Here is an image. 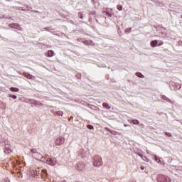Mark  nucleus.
<instances>
[{"mask_svg": "<svg viewBox=\"0 0 182 182\" xmlns=\"http://www.w3.org/2000/svg\"><path fill=\"white\" fill-rule=\"evenodd\" d=\"M164 43L163 41H160V43L158 44V46H161Z\"/></svg>", "mask_w": 182, "mask_h": 182, "instance_id": "obj_25", "label": "nucleus"}, {"mask_svg": "<svg viewBox=\"0 0 182 182\" xmlns=\"http://www.w3.org/2000/svg\"><path fill=\"white\" fill-rule=\"evenodd\" d=\"M64 143H65V137L63 136H58L55 141V146H60Z\"/></svg>", "mask_w": 182, "mask_h": 182, "instance_id": "obj_3", "label": "nucleus"}, {"mask_svg": "<svg viewBox=\"0 0 182 182\" xmlns=\"http://www.w3.org/2000/svg\"><path fill=\"white\" fill-rule=\"evenodd\" d=\"M43 176H46V177H48V171H46V169L43 170Z\"/></svg>", "mask_w": 182, "mask_h": 182, "instance_id": "obj_18", "label": "nucleus"}, {"mask_svg": "<svg viewBox=\"0 0 182 182\" xmlns=\"http://www.w3.org/2000/svg\"><path fill=\"white\" fill-rule=\"evenodd\" d=\"M9 97H12V99H16V95H9Z\"/></svg>", "mask_w": 182, "mask_h": 182, "instance_id": "obj_23", "label": "nucleus"}, {"mask_svg": "<svg viewBox=\"0 0 182 182\" xmlns=\"http://www.w3.org/2000/svg\"><path fill=\"white\" fill-rule=\"evenodd\" d=\"M138 156H139V157H141L144 161H149V159L146 156H144L140 154H138Z\"/></svg>", "mask_w": 182, "mask_h": 182, "instance_id": "obj_13", "label": "nucleus"}, {"mask_svg": "<svg viewBox=\"0 0 182 182\" xmlns=\"http://www.w3.org/2000/svg\"><path fill=\"white\" fill-rule=\"evenodd\" d=\"M115 133H116V132H115V131H112L111 134H116Z\"/></svg>", "mask_w": 182, "mask_h": 182, "instance_id": "obj_27", "label": "nucleus"}, {"mask_svg": "<svg viewBox=\"0 0 182 182\" xmlns=\"http://www.w3.org/2000/svg\"><path fill=\"white\" fill-rule=\"evenodd\" d=\"M156 180L158 182H171L170 177L163 175H159Z\"/></svg>", "mask_w": 182, "mask_h": 182, "instance_id": "obj_2", "label": "nucleus"}, {"mask_svg": "<svg viewBox=\"0 0 182 182\" xmlns=\"http://www.w3.org/2000/svg\"><path fill=\"white\" fill-rule=\"evenodd\" d=\"M129 31H131V29H127L125 30V32H129Z\"/></svg>", "mask_w": 182, "mask_h": 182, "instance_id": "obj_29", "label": "nucleus"}, {"mask_svg": "<svg viewBox=\"0 0 182 182\" xmlns=\"http://www.w3.org/2000/svg\"><path fill=\"white\" fill-rule=\"evenodd\" d=\"M105 130H107V132H109V133H112V130H110V129L109 128H105Z\"/></svg>", "mask_w": 182, "mask_h": 182, "instance_id": "obj_26", "label": "nucleus"}, {"mask_svg": "<svg viewBox=\"0 0 182 182\" xmlns=\"http://www.w3.org/2000/svg\"><path fill=\"white\" fill-rule=\"evenodd\" d=\"M129 123H133V124H139L140 122L137 119H132V120H128Z\"/></svg>", "mask_w": 182, "mask_h": 182, "instance_id": "obj_11", "label": "nucleus"}, {"mask_svg": "<svg viewBox=\"0 0 182 182\" xmlns=\"http://www.w3.org/2000/svg\"><path fill=\"white\" fill-rule=\"evenodd\" d=\"M136 75L138 76V77H141V79H143L144 77V75H143V74H141V73H136Z\"/></svg>", "mask_w": 182, "mask_h": 182, "instance_id": "obj_15", "label": "nucleus"}, {"mask_svg": "<svg viewBox=\"0 0 182 182\" xmlns=\"http://www.w3.org/2000/svg\"><path fill=\"white\" fill-rule=\"evenodd\" d=\"M180 87H181V85L179 86V89H180Z\"/></svg>", "mask_w": 182, "mask_h": 182, "instance_id": "obj_31", "label": "nucleus"}, {"mask_svg": "<svg viewBox=\"0 0 182 182\" xmlns=\"http://www.w3.org/2000/svg\"><path fill=\"white\" fill-rule=\"evenodd\" d=\"M57 116H63V111H58L56 112Z\"/></svg>", "mask_w": 182, "mask_h": 182, "instance_id": "obj_16", "label": "nucleus"}, {"mask_svg": "<svg viewBox=\"0 0 182 182\" xmlns=\"http://www.w3.org/2000/svg\"><path fill=\"white\" fill-rule=\"evenodd\" d=\"M10 91L11 92H19V88L11 87H10Z\"/></svg>", "mask_w": 182, "mask_h": 182, "instance_id": "obj_14", "label": "nucleus"}, {"mask_svg": "<svg viewBox=\"0 0 182 182\" xmlns=\"http://www.w3.org/2000/svg\"><path fill=\"white\" fill-rule=\"evenodd\" d=\"M46 163L49 166H56V164H58V161H56V159H48L46 160Z\"/></svg>", "mask_w": 182, "mask_h": 182, "instance_id": "obj_5", "label": "nucleus"}, {"mask_svg": "<svg viewBox=\"0 0 182 182\" xmlns=\"http://www.w3.org/2000/svg\"><path fill=\"white\" fill-rule=\"evenodd\" d=\"M48 58H52V57L55 56V52H53V50H48Z\"/></svg>", "mask_w": 182, "mask_h": 182, "instance_id": "obj_10", "label": "nucleus"}, {"mask_svg": "<svg viewBox=\"0 0 182 182\" xmlns=\"http://www.w3.org/2000/svg\"><path fill=\"white\" fill-rule=\"evenodd\" d=\"M151 46L152 48H156V46H157V40H155V41H152L151 42Z\"/></svg>", "mask_w": 182, "mask_h": 182, "instance_id": "obj_12", "label": "nucleus"}, {"mask_svg": "<svg viewBox=\"0 0 182 182\" xmlns=\"http://www.w3.org/2000/svg\"><path fill=\"white\" fill-rule=\"evenodd\" d=\"M75 168H76V170H77V171H84V170H85V164H83V163L77 164L76 166H75Z\"/></svg>", "mask_w": 182, "mask_h": 182, "instance_id": "obj_4", "label": "nucleus"}, {"mask_svg": "<svg viewBox=\"0 0 182 182\" xmlns=\"http://www.w3.org/2000/svg\"><path fill=\"white\" fill-rule=\"evenodd\" d=\"M78 16H79L81 19H82V18H83V13H82V12L78 13Z\"/></svg>", "mask_w": 182, "mask_h": 182, "instance_id": "obj_20", "label": "nucleus"}, {"mask_svg": "<svg viewBox=\"0 0 182 182\" xmlns=\"http://www.w3.org/2000/svg\"><path fill=\"white\" fill-rule=\"evenodd\" d=\"M23 75H24L25 77H26L27 79H33V75H32L31 74H28L26 73H23Z\"/></svg>", "mask_w": 182, "mask_h": 182, "instance_id": "obj_8", "label": "nucleus"}, {"mask_svg": "<svg viewBox=\"0 0 182 182\" xmlns=\"http://www.w3.org/2000/svg\"><path fill=\"white\" fill-rule=\"evenodd\" d=\"M87 128L89 129V130H93V129H94L93 126H92L90 124H88L87 126Z\"/></svg>", "mask_w": 182, "mask_h": 182, "instance_id": "obj_19", "label": "nucleus"}, {"mask_svg": "<svg viewBox=\"0 0 182 182\" xmlns=\"http://www.w3.org/2000/svg\"><path fill=\"white\" fill-rule=\"evenodd\" d=\"M124 127H127V124H124Z\"/></svg>", "mask_w": 182, "mask_h": 182, "instance_id": "obj_30", "label": "nucleus"}, {"mask_svg": "<svg viewBox=\"0 0 182 182\" xmlns=\"http://www.w3.org/2000/svg\"><path fill=\"white\" fill-rule=\"evenodd\" d=\"M4 153L6 154H11V153H12V150L11 149V144H6L5 145Z\"/></svg>", "mask_w": 182, "mask_h": 182, "instance_id": "obj_6", "label": "nucleus"}, {"mask_svg": "<svg viewBox=\"0 0 182 182\" xmlns=\"http://www.w3.org/2000/svg\"><path fill=\"white\" fill-rule=\"evenodd\" d=\"M140 168H141V170H144V166H141L140 167Z\"/></svg>", "mask_w": 182, "mask_h": 182, "instance_id": "obj_28", "label": "nucleus"}, {"mask_svg": "<svg viewBox=\"0 0 182 182\" xmlns=\"http://www.w3.org/2000/svg\"><path fill=\"white\" fill-rule=\"evenodd\" d=\"M31 151L33 153V157H34V159H36V160L42 159V155L41 154L35 152L34 150H31Z\"/></svg>", "mask_w": 182, "mask_h": 182, "instance_id": "obj_7", "label": "nucleus"}, {"mask_svg": "<svg viewBox=\"0 0 182 182\" xmlns=\"http://www.w3.org/2000/svg\"><path fill=\"white\" fill-rule=\"evenodd\" d=\"M117 9H118V11H122L123 6H117Z\"/></svg>", "mask_w": 182, "mask_h": 182, "instance_id": "obj_21", "label": "nucleus"}, {"mask_svg": "<svg viewBox=\"0 0 182 182\" xmlns=\"http://www.w3.org/2000/svg\"><path fill=\"white\" fill-rule=\"evenodd\" d=\"M102 106H103L104 109H107V110H109V109H111L110 105H109V104L107 103V102H104V103L102 104Z\"/></svg>", "mask_w": 182, "mask_h": 182, "instance_id": "obj_9", "label": "nucleus"}, {"mask_svg": "<svg viewBox=\"0 0 182 182\" xmlns=\"http://www.w3.org/2000/svg\"><path fill=\"white\" fill-rule=\"evenodd\" d=\"M166 136H168V137H171V134L170 132H165Z\"/></svg>", "mask_w": 182, "mask_h": 182, "instance_id": "obj_22", "label": "nucleus"}, {"mask_svg": "<svg viewBox=\"0 0 182 182\" xmlns=\"http://www.w3.org/2000/svg\"><path fill=\"white\" fill-rule=\"evenodd\" d=\"M154 160L157 161V163H161V161L157 157V156L154 155Z\"/></svg>", "mask_w": 182, "mask_h": 182, "instance_id": "obj_17", "label": "nucleus"}, {"mask_svg": "<svg viewBox=\"0 0 182 182\" xmlns=\"http://www.w3.org/2000/svg\"><path fill=\"white\" fill-rule=\"evenodd\" d=\"M92 164L95 167H100V166L103 165V161L102 160V156L99 155H96L92 159Z\"/></svg>", "mask_w": 182, "mask_h": 182, "instance_id": "obj_1", "label": "nucleus"}, {"mask_svg": "<svg viewBox=\"0 0 182 182\" xmlns=\"http://www.w3.org/2000/svg\"><path fill=\"white\" fill-rule=\"evenodd\" d=\"M84 43H85V45H90V43L87 41H84Z\"/></svg>", "mask_w": 182, "mask_h": 182, "instance_id": "obj_24", "label": "nucleus"}]
</instances>
